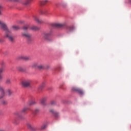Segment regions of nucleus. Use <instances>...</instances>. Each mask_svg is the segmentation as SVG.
Returning <instances> with one entry per match:
<instances>
[{
	"mask_svg": "<svg viewBox=\"0 0 131 131\" xmlns=\"http://www.w3.org/2000/svg\"><path fill=\"white\" fill-rule=\"evenodd\" d=\"M50 112H52V113H55V111L54 110H51Z\"/></svg>",
	"mask_w": 131,
	"mask_h": 131,
	"instance_id": "nucleus-33",
	"label": "nucleus"
},
{
	"mask_svg": "<svg viewBox=\"0 0 131 131\" xmlns=\"http://www.w3.org/2000/svg\"><path fill=\"white\" fill-rule=\"evenodd\" d=\"M27 125L28 128H32V127L31 126V125L30 124V123H28L27 124Z\"/></svg>",
	"mask_w": 131,
	"mask_h": 131,
	"instance_id": "nucleus-27",
	"label": "nucleus"
},
{
	"mask_svg": "<svg viewBox=\"0 0 131 131\" xmlns=\"http://www.w3.org/2000/svg\"><path fill=\"white\" fill-rule=\"evenodd\" d=\"M29 26H25L23 27V30L25 31V30H27V29H29Z\"/></svg>",
	"mask_w": 131,
	"mask_h": 131,
	"instance_id": "nucleus-22",
	"label": "nucleus"
},
{
	"mask_svg": "<svg viewBox=\"0 0 131 131\" xmlns=\"http://www.w3.org/2000/svg\"><path fill=\"white\" fill-rule=\"evenodd\" d=\"M21 35L23 37H25V38H26L29 43H31V42L33 40L32 36L31 34L28 33H22Z\"/></svg>",
	"mask_w": 131,
	"mask_h": 131,
	"instance_id": "nucleus-2",
	"label": "nucleus"
},
{
	"mask_svg": "<svg viewBox=\"0 0 131 131\" xmlns=\"http://www.w3.org/2000/svg\"><path fill=\"white\" fill-rule=\"evenodd\" d=\"M128 4H131V0H128Z\"/></svg>",
	"mask_w": 131,
	"mask_h": 131,
	"instance_id": "nucleus-36",
	"label": "nucleus"
},
{
	"mask_svg": "<svg viewBox=\"0 0 131 131\" xmlns=\"http://www.w3.org/2000/svg\"><path fill=\"white\" fill-rule=\"evenodd\" d=\"M30 29H31L32 30H35V31H36V30H39V28H38V27L33 26L31 27Z\"/></svg>",
	"mask_w": 131,
	"mask_h": 131,
	"instance_id": "nucleus-15",
	"label": "nucleus"
},
{
	"mask_svg": "<svg viewBox=\"0 0 131 131\" xmlns=\"http://www.w3.org/2000/svg\"><path fill=\"white\" fill-rule=\"evenodd\" d=\"M0 28L2 30L5 31V34L4 35V38H7L11 42H14V37L11 34V31L8 28L7 24L0 20Z\"/></svg>",
	"mask_w": 131,
	"mask_h": 131,
	"instance_id": "nucleus-1",
	"label": "nucleus"
},
{
	"mask_svg": "<svg viewBox=\"0 0 131 131\" xmlns=\"http://www.w3.org/2000/svg\"><path fill=\"white\" fill-rule=\"evenodd\" d=\"M47 3H48V0H43L40 2V5L41 6H45Z\"/></svg>",
	"mask_w": 131,
	"mask_h": 131,
	"instance_id": "nucleus-16",
	"label": "nucleus"
},
{
	"mask_svg": "<svg viewBox=\"0 0 131 131\" xmlns=\"http://www.w3.org/2000/svg\"><path fill=\"white\" fill-rule=\"evenodd\" d=\"M1 64L2 66H4V65H5V62H2Z\"/></svg>",
	"mask_w": 131,
	"mask_h": 131,
	"instance_id": "nucleus-34",
	"label": "nucleus"
},
{
	"mask_svg": "<svg viewBox=\"0 0 131 131\" xmlns=\"http://www.w3.org/2000/svg\"><path fill=\"white\" fill-rule=\"evenodd\" d=\"M43 86V85H40L38 88V90L39 91H41V89H42V87Z\"/></svg>",
	"mask_w": 131,
	"mask_h": 131,
	"instance_id": "nucleus-28",
	"label": "nucleus"
},
{
	"mask_svg": "<svg viewBox=\"0 0 131 131\" xmlns=\"http://www.w3.org/2000/svg\"><path fill=\"white\" fill-rule=\"evenodd\" d=\"M0 42H3V39L0 37Z\"/></svg>",
	"mask_w": 131,
	"mask_h": 131,
	"instance_id": "nucleus-35",
	"label": "nucleus"
},
{
	"mask_svg": "<svg viewBox=\"0 0 131 131\" xmlns=\"http://www.w3.org/2000/svg\"><path fill=\"white\" fill-rule=\"evenodd\" d=\"M3 71H4V69L1 68L0 69V80H2L3 79V75L2 73H3Z\"/></svg>",
	"mask_w": 131,
	"mask_h": 131,
	"instance_id": "nucleus-18",
	"label": "nucleus"
},
{
	"mask_svg": "<svg viewBox=\"0 0 131 131\" xmlns=\"http://www.w3.org/2000/svg\"><path fill=\"white\" fill-rule=\"evenodd\" d=\"M6 83L7 84H10V83H11V79H8L7 80H6Z\"/></svg>",
	"mask_w": 131,
	"mask_h": 131,
	"instance_id": "nucleus-25",
	"label": "nucleus"
},
{
	"mask_svg": "<svg viewBox=\"0 0 131 131\" xmlns=\"http://www.w3.org/2000/svg\"><path fill=\"white\" fill-rule=\"evenodd\" d=\"M41 14H44V15H46V14H47V11H46V10H43V11H41Z\"/></svg>",
	"mask_w": 131,
	"mask_h": 131,
	"instance_id": "nucleus-31",
	"label": "nucleus"
},
{
	"mask_svg": "<svg viewBox=\"0 0 131 131\" xmlns=\"http://www.w3.org/2000/svg\"><path fill=\"white\" fill-rule=\"evenodd\" d=\"M31 83V80H25L21 82V84L24 86V88H28V86H30Z\"/></svg>",
	"mask_w": 131,
	"mask_h": 131,
	"instance_id": "nucleus-4",
	"label": "nucleus"
},
{
	"mask_svg": "<svg viewBox=\"0 0 131 131\" xmlns=\"http://www.w3.org/2000/svg\"><path fill=\"white\" fill-rule=\"evenodd\" d=\"M16 69H17V70H18V71H20L21 72H23L24 71H25V69L24 67L21 66L17 67Z\"/></svg>",
	"mask_w": 131,
	"mask_h": 131,
	"instance_id": "nucleus-12",
	"label": "nucleus"
},
{
	"mask_svg": "<svg viewBox=\"0 0 131 131\" xmlns=\"http://www.w3.org/2000/svg\"><path fill=\"white\" fill-rule=\"evenodd\" d=\"M0 131H6V130H5L4 129H0Z\"/></svg>",
	"mask_w": 131,
	"mask_h": 131,
	"instance_id": "nucleus-37",
	"label": "nucleus"
},
{
	"mask_svg": "<svg viewBox=\"0 0 131 131\" xmlns=\"http://www.w3.org/2000/svg\"><path fill=\"white\" fill-rule=\"evenodd\" d=\"M51 105H54V104H56V101H52L51 102Z\"/></svg>",
	"mask_w": 131,
	"mask_h": 131,
	"instance_id": "nucleus-32",
	"label": "nucleus"
},
{
	"mask_svg": "<svg viewBox=\"0 0 131 131\" xmlns=\"http://www.w3.org/2000/svg\"><path fill=\"white\" fill-rule=\"evenodd\" d=\"M38 112H39V110H38V109H36V110H35V111H34V114H37V113H38Z\"/></svg>",
	"mask_w": 131,
	"mask_h": 131,
	"instance_id": "nucleus-26",
	"label": "nucleus"
},
{
	"mask_svg": "<svg viewBox=\"0 0 131 131\" xmlns=\"http://www.w3.org/2000/svg\"><path fill=\"white\" fill-rule=\"evenodd\" d=\"M37 68L39 69H43V68H45V66H43V64H40V65L38 66Z\"/></svg>",
	"mask_w": 131,
	"mask_h": 131,
	"instance_id": "nucleus-23",
	"label": "nucleus"
},
{
	"mask_svg": "<svg viewBox=\"0 0 131 131\" xmlns=\"http://www.w3.org/2000/svg\"><path fill=\"white\" fill-rule=\"evenodd\" d=\"M52 35V31H50L49 32H43L41 34V36L43 39H45L46 40H49V38L50 36Z\"/></svg>",
	"mask_w": 131,
	"mask_h": 131,
	"instance_id": "nucleus-3",
	"label": "nucleus"
},
{
	"mask_svg": "<svg viewBox=\"0 0 131 131\" xmlns=\"http://www.w3.org/2000/svg\"><path fill=\"white\" fill-rule=\"evenodd\" d=\"M36 104V102L33 100H29L28 102V105L29 106H33V105H35Z\"/></svg>",
	"mask_w": 131,
	"mask_h": 131,
	"instance_id": "nucleus-9",
	"label": "nucleus"
},
{
	"mask_svg": "<svg viewBox=\"0 0 131 131\" xmlns=\"http://www.w3.org/2000/svg\"><path fill=\"white\" fill-rule=\"evenodd\" d=\"M20 59H23V60H25V61H28L29 60H30L29 57L26 56H21L20 57Z\"/></svg>",
	"mask_w": 131,
	"mask_h": 131,
	"instance_id": "nucleus-14",
	"label": "nucleus"
},
{
	"mask_svg": "<svg viewBox=\"0 0 131 131\" xmlns=\"http://www.w3.org/2000/svg\"><path fill=\"white\" fill-rule=\"evenodd\" d=\"M38 65L37 64V62H35L32 64V68H36V67H38Z\"/></svg>",
	"mask_w": 131,
	"mask_h": 131,
	"instance_id": "nucleus-21",
	"label": "nucleus"
},
{
	"mask_svg": "<svg viewBox=\"0 0 131 131\" xmlns=\"http://www.w3.org/2000/svg\"><path fill=\"white\" fill-rule=\"evenodd\" d=\"M72 91L73 92H77V93H78L80 95H83V91H82L80 88L73 87L72 88Z\"/></svg>",
	"mask_w": 131,
	"mask_h": 131,
	"instance_id": "nucleus-5",
	"label": "nucleus"
},
{
	"mask_svg": "<svg viewBox=\"0 0 131 131\" xmlns=\"http://www.w3.org/2000/svg\"><path fill=\"white\" fill-rule=\"evenodd\" d=\"M1 105H3L4 106H6V105H8V101L5 100H2L0 101Z\"/></svg>",
	"mask_w": 131,
	"mask_h": 131,
	"instance_id": "nucleus-13",
	"label": "nucleus"
},
{
	"mask_svg": "<svg viewBox=\"0 0 131 131\" xmlns=\"http://www.w3.org/2000/svg\"><path fill=\"white\" fill-rule=\"evenodd\" d=\"M31 2H32V0H26L23 2L22 4L24 6H28V5H29L31 3Z\"/></svg>",
	"mask_w": 131,
	"mask_h": 131,
	"instance_id": "nucleus-10",
	"label": "nucleus"
},
{
	"mask_svg": "<svg viewBox=\"0 0 131 131\" xmlns=\"http://www.w3.org/2000/svg\"><path fill=\"white\" fill-rule=\"evenodd\" d=\"M66 25L65 24L55 23L53 24L54 27H57V28H63L65 27Z\"/></svg>",
	"mask_w": 131,
	"mask_h": 131,
	"instance_id": "nucleus-8",
	"label": "nucleus"
},
{
	"mask_svg": "<svg viewBox=\"0 0 131 131\" xmlns=\"http://www.w3.org/2000/svg\"><path fill=\"white\" fill-rule=\"evenodd\" d=\"M46 127H47V125L43 124L42 126H41L40 129V130H43V129H46Z\"/></svg>",
	"mask_w": 131,
	"mask_h": 131,
	"instance_id": "nucleus-20",
	"label": "nucleus"
},
{
	"mask_svg": "<svg viewBox=\"0 0 131 131\" xmlns=\"http://www.w3.org/2000/svg\"><path fill=\"white\" fill-rule=\"evenodd\" d=\"M8 2H20L19 0H7Z\"/></svg>",
	"mask_w": 131,
	"mask_h": 131,
	"instance_id": "nucleus-30",
	"label": "nucleus"
},
{
	"mask_svg": "<svg viewBox=\"0 0 131 131\" xmlns=\"http://www.w3.org/2000/svg\"><path fill=\"white\" fill-rule=\"evenodd\" d=\"M29 110V107H25L21 111L19 112V113L16 114L17 115H19V114H25L27 113V111Z\"/></svg>",
	"mask_w": 131,
	"mask_h": 131,
	"instance_id": "nucleus-7",
	"label": "nucleus"
},
{
	"mask_svg": "<svg viewBox=\"0 0 131 131\" xmlns=\"http://www.w3.org/2000/svg\"><path fill=\"white\" fill-rule=\"evenodd\" d=\"M7 94L9 95V96H11L12 94H13V91H12V90L11 89H8L6 91Z\"/></svg>",
	"mask_w": 131,
	"mask_h": 131,
	"instance_id": "nucleus-17",
	"label": "nucleus"
},
{
	"mask_svg": "<svg viewBox=\"0 0 131 131\" xmlns=\"http://www.w3.org/2000/svg\"><path fill=\"white\" fill-rule=\"evenodd\" d=\"M33 17L34 18V20L37 23H38V24H41L43 23V21L41 19H39V18L38 16L36 15H33Z\"/></svg>",
	"mask_w": 131,
	"mask_h": 131,
	"instance_id": "nucleus-6",
	"label": "nucleus"
},
{
	"mask_svg": "<svg viewBox=\"0 0 131 131\" xmlns=\"http://www.w3.org/2000/svg\"><path fill=\"white\" fill-rule=\"evenodd\" d=\"M3 9V6L0 4V16L2 15V9Z\"/></svg>",
	"mask_w": 131,
	"mask_h": 131,
	"instance_id": "nucleus-29",
	"label": "nucleus"
},
{
	"mask_svg": "<svg viewBox=\"0 0 131 131\" xmlns=\"http://www.w3.org/2000/svg\"><path fill=\"white\" fill-rule=\"evenodd\" d=\"M0 89H3V88L2 87H0Z\"/></svg>",
	"mask_w": 131,
	"mask_h": 131,
	"instance_id": "nucleus-38",
	"label": "nucleus"
},
{
	"mask_svg": "<svg viewBox=\"0 0 131 131\" xmlns=\"http://www.w3.org/2000/svg\"><path fill=\"white\" fill-rule=\"evenodd\" d=\"M46 102H47V98H43L41 100V104L43 106H46L47 104L46 103Z\"/></svg>",
	"mask_w": 131,
	"mask_h": 131,
	"instance_id": "nucleus-11",
	"label": "nucleus"
},
{
	"mask_svg": "<svg viewBox=\"0 0 131 131\" xmlns=\"http://www.w3.org/2000/svg\"><path fill=\"white\" fill-rule=\"evenodd\" d=\"M73 30H74V27H70L69 28V31H70V32H72Z\"/></svg>",
	"mask_w": 131,
	"mask_h": 131,
	"instance_id": "nucleus-24",
	"label": "nucleus"
},
{
	"mask_svg": "<svg viewBox=\"0 0 131 131\" xmlns=\"http://www.w3.org/2000/svg\"><path fill=\"white\" fill-rule=\"evenodd\" d=\"M11 29H13V30H18V29H19V28L17 26H13L11 27Z\"/></svg>",
	"mask_w": 131,
	"mask_h": 131,
	"instance_id": "nucleus-19",
	"label": "nucleus"
}]
</instances>
